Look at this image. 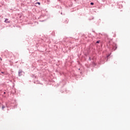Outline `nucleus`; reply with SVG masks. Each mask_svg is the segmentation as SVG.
<instances>
[{"label": "nucleus", "instance_id": "f03ea898", "mask_svg": "<svg viewBox=\"0 0 130 130\" xmlns=\"http://www.w3.org/2000/svg\"><path fill=\"white\" fill-rule=\"evenodd\" d=\"M21 74H22V71H19V75L21 76Z\"/></svg>", "mask_w": 130, "mask_h": 130}, {"label": "nucleus", "instance_id": "f257e3e1", "mask_svg": "<svg viewBox=\"0 0 130 130\" xmlns=\"http://www.w3.org/2000/svg\"><path fill=\"white\" fill-rule=\"evenodd\" d=\"M5 23H10V21H9V19H6L5 21Z\"/></svg>", "mask_w": 130, "mask_h": 130}, {"label": "nucleus", "instance_id": "7ed1b4c3", "mask_svg": "<svg viewBox=\"0 0 130 130\" xmlns=\"http://www.w3.org/2000/svg\"><path fill=\"white\" fill-rule=\"evenodd\" d=\"M36 4H38V5H39V6H40V3L38 2V3H37Z\"/></svg>", "mask_w": 130, "mask_h": 130}, {"label": "nucleus", "instance_id": "0eeeda50", "mask_svg": "<svg viewBox=\"0 0 130 130\" xmlns=\"http://www.w3.org/2000/svg\"><path fill=\"white\" fill-rule=\"evenodd\" d=\"M3 59H2V58H1V60H2Z\"/></svg>", "mask_w": 130, "mask_h": 130}, {"label": "nucleus", "instance_id": "6e6552de", "mask_svg": "<svg viewBox=\"0 0 130 130\" xmlns=\"http://www.w3.org/2000/svg\"><path fill=\"white\" fill-rule=\"evenodd\" d=\"M2 74H4V72H2Z\"/></svg>", "mask_w": 130, "mask_h": 130}, {"label": "nucleus", "instance_id": "423d86ee", "mask_svg": "<svg viewBox=\"0 0 130 130\" xmlns=\"http://www.w3.org/2000/svg\"><path fill=\"white\" fill-rule=\"evenodd\" d=\"M3 109H4V108H5V107H4V106H3Z\"/></svg>", "mask_w": 130, "mask_h": 130}, {"label": "nucleus", "instance_id": "20e7f679", "mask_svg": "<svg viewBox=\"0 0 130 130\" xmlns=\"http://www.w3.org/2000/svg\"><path fill=\"white\" fill-rule=\"evenodd\" d=\"M90 5H94V3H90Z\"/></svg>", "mask_w": 130, "mask_h": 130}, {"label": "nucleus", "instance_id": "39448f33", "mask_svg": "<svg viewBox=\"0 0 130 130\" xmlns=\"http://www.w3.org/2000/svg\"><path fill=\"white\" fill-rule=\"evenodd\" d=\"M100 42V41H98L96 42V43H99Z\"/></svg>", "mask_w": 130, "mask_h": 130}]
</instances>
